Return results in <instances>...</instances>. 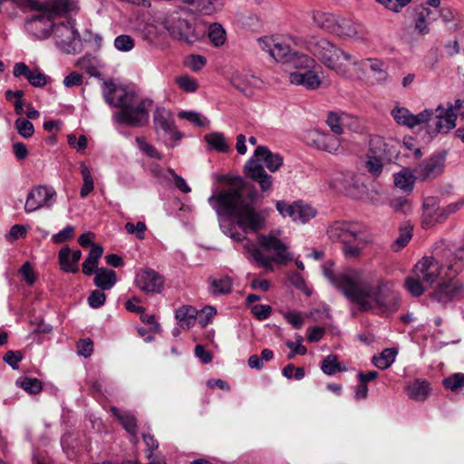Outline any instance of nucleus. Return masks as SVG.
I'll return each instance as SVG.
<instances>
[{"instance_id": "1", "label": "nucleus", "mask_w": 464, "mask_h": 464, "mask_svg": "<svg viewBox=\"0 0 464 464\" xmlns=\"http://www.w3.org/2000/svg\"><path fill=\"white\" fill-rule=\"evenodd\" d=\"M229 184V188L212 195L208 203L218 216H228L235 219L242 232L237 231L234 227L222 226L223 232L233 240L241 242L246 239V234L266 227L270 210H259L254 207L252 202L256 197V191H248L249 184L242 178L231 179Z\"/></svg>"}, {"instance_id": "2", "label": "nucleus", "mask_w": 464, "mask_h": 464, "mask_svg": "<svg viewBox=\"0 0 464 464\" xmlns=\"http://www.w3.org/2000/svg\"><path fill=\"white\" fill-rule=\"evenodd\" d=\"M350 304L358 312L389 316L399 310L401 299L391 282L374 281L362 270H350Z\"/></svg>"}, {"instance_id": "3", "label": "nucleus", "mask_w": 464, "mask_h": 464, "mask_svg": "<svg viewBox=\"0 0 464 464\" xmlns=\"http://www.w3.org/2000/svg\"><path fill=\"white\" fill-rule=\"evenodd\" d=\"M102 96L109 105L120 109L114 115L118 122L132 127H141L148 122L150 100L140 98L135 92L110 82H103Z\"/></svg>"}, {"instance_id": "4", "label": "nucleus", "mask_w": 464, "mask_h": 464, "mask_svg": "<svg viewBox=\"0 0 464 464\" xmlns=\"http://www.w3.org/2000/svg\"><path fill=\"white\" fill-rule=\"evenodd\" d=\"M280 231H272L267 235H258V243L273 256L266 255L256 244L247 242L244 246L245 255L248 259H253L259 266L268 271H273V263L285 265L294 259L293 254L289 251V246L278 238Z\"/></svg>"}, {"instance_id": "5", "label": "nucleus", "mask_w": 464, "mask_h": 464, "mask_svg": "<svg viewBox=\"0 0 464 464\" xmlns=\"http://www.w3.org/2000/svg\"><path fill=\"white\" fill-rule=\"evenodd\" d=\"M264 162L271 172L277 171L283 165V158L278 153L272 152L266 146H257L254 155L244 166L246 175L256 182L264 192L270 191L273 186V178L260 164Z\"/></svg>"}, {"instance_id": "6", "label": "nucleus", "mask_w": 464, "mask_h": 464, "mask_svg": "<svg viewBox=\"0 0 464 464\" xmlns=\"http://www.w3.org/2000/svg\"><path fill=\"white\" fill-rule=\"evenodd\" d=\"M307 49L328 68L340 74L346 73L348 56L326 39L310 42Z\"/></svg>"}, {"instance_id": "7", "label": "nucleus", "mask_w": 464, "mask_h": 464, "mask_svg": "<svg viewBox=\"0 0 464 464\" xmlns=\"http://www.w3.org/2000/svg\"><path fill=\"white\" fill-rule=\"evenodd\" d=\"M57 194L50 186L38 185L33 187L26 197L24 211L34 212L41 208H50L56 201Z\"/></svg>"}, {"instance_id": "8", "label": "nucleus", "mask_w": 464, "mask_h": 464, "mask_svg": "<svg viewBox=\"0 0 464 464\" xmlns=\"http://www.w3.org/2000/svg\"><path fill=\"white\" fill-rule=\"evenodd\" d=\"M53 32L55 44L63 52L74 53L79 50L81 42L72 23L58 24L53 26Z\"/></svg>"}, {"instance_id": "9", "label": "nucleus", "mask_w": 464, "mask_h": 464, "mask_svg": "<svg viewBox=\"0 0 464 464\" xmlns=\"http://www.w3.org/2000/svg\"><path fill=\"white\" fill-rule=\"evenodd\" d=\"M276 208L282 217H288L294 222H299L302 224L313 219L317 214L314 208L301 200L295 201L292 204L283 200H278L276 203Z\"/></svg>"}, {"instance_id": "10", "label": "nucleus", "mask_w": 464, "mask_h": 464, "mask_svg": "<svg viewBox=\"0 0 464 464\" xmlns=\"http://www.w3.org/2000/svg\"><path fill=\"white\" fill-rule=\"evenodd\" d=\"M305 140L309 145L334 155H338L344 151V148L342 145L343 140L334 133L330 134L319 130H311L305 133Z\"/></svg>"}, {"instance_id": "11", "label": "nucleus", "mask_w": 464, "mask_h": 464, "mask_svg": "<svg viewBox=\"0 0 464 464\" xmlns=\"http://www.w3.org/2000/svg\"><path fill=\"white\" fill-rule=\"evenodd\" d=\"M457 115L453 112L452 104L444 108L441 104L433 112L432 124L429 125V132L432 135L440 132L447 133L456 125Z\"/></svg>"}, {"instance_id": "12", "label": "nucleus", "mask_w": 464, "mask_h": 464, "mask_svg": "<svg viewBox=\"0 0 464 464\" xmlns=\"http://www.w3.org/2000/svg\"><path fill=\"white\" fill-rule=\"evenodd\" d=\"M372 242V235L366 227L357 223L350 224V258L360 257Z\"/></svg>"}, {"instance_id": "13", "label": "nucleus", "mask_w": 464, "mask_h": 464, "mask_svg": "<svg viewBox=\"0 0 464 464\" xmlns=\"http://www.w3.org/2000/svg\"><path fill=\"white\" fill-rule=\"evenodd\" d=\"M231 85L246 96H251L254 91L259 89L262 81L246 70H236L229 78Z\"/></svg>"}, {"instance_id": "14", "label": "nucleus", "mask_w": 464, "mask_h": 464, "mask_svg": "<svg viewBox=\"0 0 464 464\" xmlns=\"http://www.w3.org/2000/svg\"><path fill=\"white\" fill-rule=\"evenodd\" d=\"M53 23L46 12L32 15L25 20V29L36 39H46L53 29Z\"/></svg>"}, {"instance_id": "15", "label": "nucleus", "mask_w": 464, "mask_h": 464, "mask_svg": "<svg viewBox=\"0 0 464 464\" xmlns=\"http://www.w3.org/2000/svg\"><path fill=\"white\" fill-rule=\"evenodd\" d=\"M136 284L143 292L159 294L163 289L164 278L155 270L144 268L137 273Z\"/></svg>"}, {"instance_id": "16", "label": "nucleus", "mask_w": 464, "mask_h": 464, "mask_svg": "<svg viewBox=\"0 0 464 464\" xmlns=\"http://www.w3.org/2000/svg\"><path fill=\"white\" fill-rule=\"evenodd\" d=\"M441 268L440 263L430 256L423 257L418 262L413 272L429 288L440 276Z\"/></svg>"}, {"instance_id": "17", "label": "nucleus", "mask_w": 464, "mask_h": 464, "mask_svg": "<svg viewBox=\"0 0 464 464\" xmlns=\"http://www.w3.org/2000/svg\"><path fill=\"white\" fill-rule=\"evenodd\" d=\"M444 170V158L434 155L421 161L415 169L417 179L426 181L440 176Z\"/></svg>"}, {"instance_id": "18", "label": "nucleus", "mask_w": 464, "mask_h": 464, "mask_svg": "<svg viewBox=\"0 0 464 464\" xmlns=\"http://www.w3.org/2000/svg\"><path fill=\"white\" fill-rule=\"evenodd\" d=\"M320 66L308 69L303 72H292L289 74V81L292 84L302 85L307 90H315L322 83Z\"/></svg>"}, {"instance_id": "19", "label": "nucleus", "mask_w": 464, "mask_h": 464, "mask_svg": "<svg viewBox=\"0 0 464 464\" xmlns=\"http://www.w3.org/2000/svg\"><path fill=\"white\" fill-rule=\"evenodd\" d=\"M79 5L76 0H47L41 3V11L46 12L53 20L55 17L77 13Z\"/></svg>"}, {"instance_id": "20", "label": "nucleus", "mask_w": 464, "mask_h": 464, "mask_svg": "<svg viewBox=\"0 0 464 464\" xmlns=\"http://www.w3.org/2000/svg\"><path fill=\"white\" fill-rule=\"evenodd\" d=\"M462 291L463 284L459 280L450 279L438 284L430 293V296L440 303H447L457 295H461Z\"/></svg>"}, {"instance_id": "21", "label": "nucleus", "mask_w": 464, "mask_h": 464, "mask_svg": "<svg viewBox=\"0 0 464 464\" xmlns=\"http://www.w3.org/2000/svg\"><path fill=\"white\" fill-rule=\"evenodd\" d=\"M154 125L158 132L169 135L173 140L180 139L179 132L175 130L174 119L171 113L165 109H157L154 114Z\"/></svg>"}, {"instance_id": "22", "label": "nucleus", "mask_w": 464, "mask_h": 464, "mask_svg": "<svg viewBox=\"0 0 464 464\" xmlns=\"http://www.w3.org/2000/svg\"><path fill=\"white\" fill-rule=\"evenodd\" d=\"M14 76L24 77L31 85L44 87L46 84V76L38 69L31 71L24 63H16L13 71Z\"/></svg>"}, {"instance_id": "23", "label": "nucleus", "mask_w": 464, "mask_h": 464, "mask_svg": "<svg viewBox=\"0 0 464 464\" xmlns=\"http://www.w3.org/2000/svg\"><path fill=\"white\" fill-rule=\"evenodd\" d=\"M58 257L63 271L73 274L78 272V263L82 257L81 250L72 251L71 248L66 246L60 249Z\"/></svg>"}, {"instance_id": "24", "label": "nucleus", "mask_w": 464, "mask_h": 464, "mask_svg": "<svg viewBox=\"0 0 464 464\" xmlns=\"http://www.w3.org/2000/svg\"><path fill=\"white\" fill-rule=\"evenodd\" d=\"M311 15L316 27L332 34H339L340 25L334 14L323 11H313Z\"/></svg>"}, {"instance_id": "25", "label": "nucleus", "mask_w": 464, "mask_h": 464, "mask_svg": "<svg viewBox=\"0 0 464 464\" xmlns=\"http://www.w3.org/2000/svg\"><path fill=\"white\" fill-rule=\"evenodd\" d=\"M207 282L208 291L213 295H227L232 290V280L227 276H210Z\"/></svg>"}, {"instance_id": "26", "label": "nucleus", "mask_w": 464, "mask_h": 464, "mask_svg": "<svg viewBox=\"0 0 464 464\" xmlns=\"http://www.w3.org/2000/svg\"><path fill=\"white\" fill-rule=\"evenodd\" d=\"M364 67H369L368 75L372 83H382L388 79L385 63L377 59H367Z\"/></svg>"}, {"instance_id": "27", "label": "nucleus", "mask_w": 464, "mask_h": 464, "mask_svg": "<svg viewBox=\"0 0 464 464\" xmlns=\"http://www.w3.org/2000/svg\"><path fill=\"white\" fill-rule=\"evenodd\" d=\"M424 218L422 220L423 227L433 226L436 218L440 215L441 209L440 208L439 199L434 197H429L423 202Z\"/></svg>"}, {"instance_id": "28", "label": "nucleus", "mask_w": 464, "mask_h": 464, "mask_svg": "<svg viewBox=\"0 0 464 464\" xmlns=\"http://www.w3.org/2000/svg\"><path fill=\"white\" fill-rule=\"evenodd\" d=\"M103 249L100 245L92 244V248L87 258L82 263V272L87 276H91L97 271L99 259L102 256Z\"/></svg>"}, {"instance_id": "29", "label": "nucleus", "mask_w": 464, "mask_h": 464, "mask_svg": "<svg viewBox=\"0 0 464 464\" xmlns=\"http://www.w3.org/2000/svg\"><path fill=\"white\" fill-rule=\"evenodd\" d=\"M329 238L334 242H342L343 244V250L348 253L347 238L348 227L345 223L335 222L327 230Z\"/></svg>"}, {"instance_id": "30", "label": "nucleus", "mask_w": 464, "mask_h": 464, "mask_svg": "<svg viewBox=\"0 0 464 464\" xmlns=\"http://www.w3.org/2000/svg\"><path fill=\"white\" fill-rule=\"evenodd\" d=\"M407 391L411 399L418 401H423L427 399L430 393V383L425 380H415L409 384Z\"/></svg>"}, {"instance_id": "31", "label": "nucleus", "mask_w": 464, "mask_h": 464, "mask_svg": "<svg viewBox=\"0 0 464 464\" xmlns=\"http://www.w3.org/2000/svg\"><path fill=\"white\" fill-rule=\"evenodd\" d=\"M416 179V174H412L408 169H403L394 174L393 181L396 188L405 192L411 193L413 190V186Z\"/></svg>"}, {"instance_id": "32", "label": "nucleus", "mask_w": 464, "mask_h": 464, "mask_svg": "<svg viewBox=\"0 0 464 464\" xmlns=\"http://www.w3.org/2000/svg\"><path fill=\"white\" fill-rule=\"evenodd\" d=\"M432 12L428 7H420L416 10L414 17V28L422 34L429 33V24L435 18L431 17Z\"/></svg>"}, {"instance_id": "33", "label": "nucleus", "mask_w": 464, "mask_h": 464, "mask_svg": "<svg viewBox=\"0 0 464 464\" xmlns=\"http://www.w3.org/2000/svg\"><path fill=\"white\" fill-rule=\"evenodd\" d=\"M116 281V273L113 270L106 268L97 269L94 284L102 291L111 289L115 285Z\"/></svg>"}, {"instance_id": "34", "label": "nucleus", "mask_w": 464, "mask_h": 464, "mask_svg": "<svg viewBox=\"0 0 464 464\" xmlns=\"http://www.w3.org/2000/svg\"><path fill=\"white\" fill-rule=\"evenodd\" d=\"M208 145L218 152L227 153L229 151V145L221 132H211L204 137Z\"/></svg>"}, {"instance_id": "35", "label": "nucleus", "mask_w": 464, "mask_h": 464, "mask_svg": "<svg viewBox=\"0 0 464 464\" xmlns=\"http://www.w3.org/2000/svg\"><path fill=\"white\" fill-rule=\"evenodd\" d=\"M287 63L292 64L295 72H303L318 66L315 61L306 54L294 52Z\"/></svg>"}, {"instance_id": "36", "label": "nucleus", "mask_w": 464, "mask_h": 464, "mask_svg": "<svg viewBox=\"0 0 464 464\" xmlns=\"http://www.w3.org/2000/svg\"><path fill=\"white\" fill-rule=\"evenodd\" d=\"M111 411L119 420L122 427L130 434L136 435L137 421L135 417L130 412H121L116 407H111Z\"/></svg>"}, {"instance_id": "37", "label": "nucleus", "mask_w": 464, "mask_h": 464, "mask_svg": "<svg viewBox=\"0 0 464 464\" xmlns=\"http://www.w3.org/2000/svg\"><path fill=\"white\" fill-rule=\"evenodd\" d=\"M196 309L191 306H182L176 311V318L182 328L188 329L196 322Z\"/></svg>"}, {"instance_id": "38", "label": "nucleus", "mask_w": 464, "mask_h": 464, "mask_svg": "<svg viewBox=\"0 0 464 464\" xmlns=\"http://www.w3.org/2000/svg\"><path fill=\"white\" fill-rule=\"evenodd\" d=\"M397 351L392 348L383 350L380 354L374 355L372 359V363L381 370L389 368L395 360Z\"/></svg>"}, {"instance_id": "39", "label": "nucleus", "mask_w": 464, "mask_h": 464, "mask_svg": "<svg viewBox=\"0 0 464 464\" xmlns=\"http://www.w3.org/2000/svg\"><path fill=\"white\" fill-rule=\"evenodd\" d=\"M412 237V227L405 223L400 227L399 236L392 245V249L398 252L410 242Z\"/></svg>"}, {"instance_id": "40", "label": "nucleus", "mask_w": 464, "mask_h": 464, "mask_svg": "<svg viewBox=\"0 0 464 464\" xmlns=\"http://www.w3.org/2000/svg\"><path fill=\"white\" fill-rule=\"evenodd\" d=\"M325 276L331 281L333 285L341 291V293L348 297V275L345 272L334 274L328 270L325 271Z\"/></svg>"}, {"instance_id": "41", "label": "nucleus", "mask_w": 464, "mask_h": 464, "mask_svg": "<svg viewBox=\"0 0 464 464\" xmlns=\"http://www.w3.org/2000/svg\"><path fill=\"white\" fill-rule=\"evenodd\" d=\"M293 53L288 44L276 38L271 56L277 62L287 63Z\"/></svg>"}, {"instance_id": "42", "label": "nucleus", "mask_w": 464, "mask_h": 464, "mask_svg": "<svg viewBox=\"0 0 464 464\" xmlns=\"http://www.w3.org/2000/svg\"><path fill=\"white\" fill-rule=\"evenodd\" d=\"M80 169L83 181L81 188L80 196L83 198H86L93 190L94 181L90 169L84 163H81Z\"/></svg>"}, {"instance_id": "43", "label": "nucleus", "mask_w": 464, "mask_h": 464, "mask_svg": "<svg viewBox=\"0 0 464 464\" xmlns=\"http://www.w3.org/2000/svg\"><path fill=\"white\" fill-rule=\"evenodd\" d=\"M404 285L413 296H420L428 289V286L423 284L414 272L412 276L405 280Z\"/></svg>"}, {"instance_id": "44", "label": "nucleus", "mask_w": 464, "mask_h": 464, "mask_svg": "<svg viewBox=\"0 0 464 464\" xmlns=\"http://www.w3.org/2000/svg\"><path fill=\"white\" fill-rule=\"evenodd\" d=\"M175 83L179 86V88L188 93H193L197 92L198 89V82L197 79L188 75V74H181L175 78Z\"/></svg>"}, {"instance_id": "45", "label": "nucleus", "mask_w": 464, "mask_h": 464, "mask_svg": "<svg viewBox=\"0 0 464 464\" xmlns=\"http://www.w3.org/2000/svg\"><path fill=\"white\" fill-rule=\"evenodd\" d=\"M208 38L215 46H221L226 41V32L218 24H213L208 29Z\"/></svg>"}, {"instance_id": "46", "label": "nucleus", "mask_w": 464, "mask_h": 464, "mask_svg": "<svg viewBox=\"0 0 464 464\" xmlns=\"http://www.w3.org/2000/svg\"><path fill=\"white\" fill-rule=\"evenodd\" d=\"M321 370L327 375H333L337 372L345 371L337 362V357L334 355H328L321 363Z\"/></svg>"}, {"instance_id": "47", "label": "nucleus", "mask_w": 464, "mask_h": 464, "mask_svg": "<svg viewBox=\"0 0 464 464\" xmlns=\"http://www.w3.org/2000/svg\"><path fill=\"white\" fill-rule=\"evenodd\" d=\"M16 384L31 394H36L42 390V382L36 378H24L16 381Z\"/></svg>"}, {"instance_id": "48", "label": "nucleus", "mask_w": 464, "mask_h": 464, "mask_svg": "<svg viewBox=\"0 0 464 464\" xmlns=\"http://www.w3.org/2000/svg\"><path fill=\"white\" fill-rule=\"evenodd\" d=\"M385 151V142L380 136H372L369 140V151L367 156L382 157Z\"/></svg>"}, {"instance_id": "49", "label": "nucleus", "mask_w": 464, "mask_h": 464, "mask_svg": "<svg viewBox=\"0 0 464 464\" xmlns=\"http://www.w3.org/2000/svg\"><path fill=\"white\" fill-rule=\"evenodd\" d=\"M365 167L372 177H379L383 169L382 157L367 156Z\"/></svg>"}, {"instance_id": "50", "label": "nucleus", "mask_w": 464, "mask_h": 464, "mask_svg": "<svg viewBox=\"0 0 464 464\" xmlns=\"http://www.w3.org/2000/svg\"><path fill=\"white\" fill-rule=\"evenodd\" d=\"M392 115L398 124L405 125L411 128V120H413V114H411L409 110L402 107H397L392 111Z\"/></svg>"}, {"instance_id": "51", "label": "nucleus", "mask_w": 464, "mask_h": 464, "mask_svg": "<svg viewBox=\"0 0 464 464\" xmlns=\"http://www.w3.org/2000/svg\"><path fill=\"white\" fill-rule=\"evenodd\" d=\"M446 389L452 392H457L459 389L464 387V374L458 372L454 373L442 381Z\"/></svg>"}, {"instance_id": "52", "label": "nucleus", "mask_w": 464, "mask_h": 464, "mask_svg": "<svg viewBox=\"0 0 464 464\" xmlns=\"http://www.w3.org/2000/svg\"><path fill=\"white\" fill-rule=\"evenodd\" d=\"M14 126L17 132L25 139L34 135V128L33 123L24 118H18L14 122Z\"/></svg>"}, {"instance_id": "53", "label": "nucleus", "mask_w": 464, "mask_h": 464, "mask_svg": "<svg viewBox=\"0 0 464 464\" xmlns=\"http://www.w3.org/2000/svg\"><path fill=\"white\" fill-rule=\"evenodd\" d=\"M114 46L121 52H130L134 48V40L128 34H121L115 38Z\"/></svg>"}, {"instance_id": "54", "label": "nucleus", "mask_w": 464, "mask_h": 464, "mask_svg": "<svg viewBox=\"0 0 464 464\" xmlns=\"http://www.w3.org/2000/svg\"><path fill=\"white\" fill-rule=\"evenodd\" d=\"M326 123L330 127L333 133H334L335 135H341L343 133V128L342 126V117L338 113L334 111L329 112Z\"/></svg>"}, {"instance_id": "55", "label": "nucleus", "mask_w": 464, "mask_h": 464, "mask_svg": "<svg viewBox=\"0 0 464 464\" xmlns=\"http://www.w3.org/2000/svg\"><path fill=\"white\" fill-rule=\"evenodd\" d=\"M433 121V111L427 109L423 111L418 113L417 115L413 114V120H411V128H413L417 125L426 123L427 126L432 124Z\"/></svg>"}, {"instance_id": "56", "label": "nucleus", "mask_w": 464, "mask_h": 464, "mask_svg": "<svg viewBox=\"0 0 464 464\" xmlns=\"http://www.w3.org/2000/svg\"><path fill=\"white\" fill-rule=\"evenodd\" d=\"M136 142L139 146V149L146 153L149 157L161 160V155L158 152V150L153 146L146 142L143 138L137 137Z\"/></svg>"}, {"instance_id": "57", "label": "nucleus", "mask_w": 464, "mask_h": 464, "mask_svg": "<svg viewBox=\"0 0 464 464\" xmlns=\"http://www.w3.org/2000/svg\"><path fill=\"white\" fill-rule=\"evenodd\" d=\"M390 205L396 212L403 214H407L411 209V202L403 197L393 198Z\"/></svg>"}, {"instance_id": "58", "label": "nucleus", "mask_w": 464, "mask_h": 464, "mask_svg": "<svg viewBox=\"0 0 464 464\" xmlns=\"http://www.w3.org/2000/svg\"><path fill=\"white\" fill-rule=\"evenodd\" d=\"M464 202L462 200H459L455 203H451L448 205L446 208H442L440 215L436 218L437 222H442L444 221L449 215L457 212L459 209L461 208Z\"/></svg>"}, {"instance_id": "59", "label": "nucleus", "mask_w": 464, "mask_h": 464, "mask_svg": "<svg viewBox=\"0 0 464 464\" xmlns=\"http://www.w3.org/2000/svg\"><path fill=\"white\" fill-rule=\"evenodd\" d=\"M185 64L191 70L198 72L206 64V59L201 55L192 54L187 57Z\"/></svg>"}, {"instance_id": "60", "label": "nucleus", "mask_w": 464, "mask_h": 464, "mask_svg": "<svg viewBox=\"0 0 464 464\" xmlns=\"http://www.w3.org/2000/svg\"><path fill=\"white\" fill-rule=\"evenodd\" d=\"M106 300L105 294L101 290H93L88 297V304L92 308H99L103 305Z\"/></svg>"}, {"instance_id": "61", "label": "nucleus", "mask_w": 464, "mask_h": 464, "mask_svg": "<svg viewBox=\"0 0 464 464\" xmlns=\"http://www.w3.org/2000/svg\"><path fill=\"white\" fill-rule=\"evenodd\" d=\"M68 144L76 149L78 151H82L87 147V138L84 135H81L77 140L74 134L67 135Z\"/></svg>"}, {"instance_id": "62", "label": "nucleus", "mask_w": 464, "mask_h": 464, "mask_svg": "<svg viewBox=\"0 0 464 464\" xmlns=\"http://www.w3.org/2000/svg\"><path fill=\"white\" fill-rule=\"evenodd\" d=\"M284 317L295 329L301 328L304 324L302 314L296 311H288L284 314Z\"/></svg>"}, {"instance_id": "63", "label": "nucleus", "mask_w": 464, "mask_h": 464, "mask_svg": "<svg viewBox=\"0 0 464 464\" xmlns=\"http://www.w3.org/2000/svg\"><path fill=\"white\" fill-rule=\"evenodd\" d=\"M74 232L72 226L65 227L62 231L53 236L52 239L55 244H61L70 239Z\"/></svg>"}, {"instance_id": "64", "label": "nucleus", "mask_w": 464, "mask_h": 464, "mask_svg": "<svg viewBox=\"0 0 464 464\" xmlns=\"http://www.w3.org/2000/svg\"><path fill=\"white\" fill-rule=\"evenodd\" d=\"M291 283L298 289L303 291L306 295L312 294V290L305 285L304 279L299 273H294L290 276Z\"/></svg>"}]
</instances>
